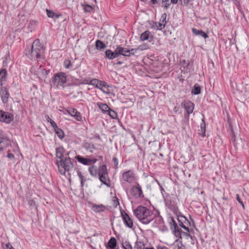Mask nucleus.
Listing matches in <instances>:
<instances>
[{
    "instance_id": "nucleus-46",
    "label": "nucleus",
    "mask_w": 249,
    "mask_h": 249,
    "mask_svg": "<svg viewBox=\"0 0 249 249\" xmlns=\"http://www.w3.org/2000/svg\"><path fill=\"white\" fill-rule=\"evenodd\" d=\"M200 128L201 129V131L203 133L205 132V123L204 122V120H202V123L200 124Z\"/></svg>"
},
{
    "instance_id": "nucleus-34",
    "label": "nucleus",
    "mask_w": 249,
    "mask_h": 249,
    "mask_svg": "<svg viewBox=\"0 0 249 249\" xmlns=\"http://www.w3.org/2000/svg\"><path fill=\"white\" fill-rule=\"evenodd\" d=\"M54 131L59 138L62 139L64 137V134L61 129H60V128H58V127H57V128H56L54 129Z\"/></svg>"
},
{
    "instance_id": "nucleus-31",
    "label": "nucleus",
    "mask_w": 249,
    "mask_h": 249,
    "mask_svg": "<svg viewBox=\"0 0 249 249\" xmlns=\"http://www.w3.org/2000/svg\"><path fill=\"white\" fill-rule=\"evenodd\" d=\"M100 180L104 184L108 186L107 182L109 181L107 174L99 176Z\"/></svg>"
},
{
    "instance_id": "nucleus-39",
    "label": "nucleus",
    "mask_w": 249,
    "mask_h": 249,
    "mask_svg": "<svg viewBox=\"0 0 249 249\" xmlns=\"http://www.w3.org/2000/svg\"><path fill=\"white\" fill-rule=\"evenodd\" d=\"M171 3V0H162V5L166 9L169 8Z\"/></svg>"
},
{
    "instance_id": "nucleus-52",
    "label": "nucleus",
    "mask_w": 249,
    "mask_h": 249,
    "mask_svg": "<svg viewBox=\"0 0 249 249\" xmlns=\"http://www.w3.org/2000/svg\"><path fill=\"white\" fill-rule=\"evenodd\" d=\"M50 124L53 128L54 130L58 127L56 124L53 120L50 121Z\"/></svg>"
},
{
    "instance_id": "nucleus-18",
    "label": "nucleus",
    "mask_w": 249,
    "mask_h": 249,
    "mask_svg": "<svg viewBox=\"0 0 249 249\" xmlns=\"http://www.w3.org/2000/svg\"><path fill=\"white\" fill-rule=\"evenodd\" d=\"M105 57L106 58L109 60H112L118 56L116 50L114 51H111L110 49L107 50L105 52Z\"/></svg>"
},
{
    "instance_id": "nucleus-27",
    "label": "nucleus",
    "mask_w": 249,
    "mask_h": 249,
    "mask_svg": "<svg viewBox=\"0 0 249 249\" xmlns=\"http://www.w3.org/2000/svg\"><path fill=\"white\" fill-rule=\"evenodd\" d=\"M116 246V240L114 237H111L107 243V247L111 249H114Z\"/></svg>"
},
{
    "instance_id": "nucleus-37",
    "label": "nucleus",
    "mask_w": 249,
    "mask_h": 249,
    "mask_svg": "<svg viewBox=\"0 0 249 249\" xmlns=\"http://www.w3.org/2000/svg\"><path fill=\"white\" fill-rule=\"evenodd\" d=\"M92 79H90L89 78H85L82 80V81L79 83V84H87L91 85Z\"/></svg>"
},
{
    "instance_id": "nucleus-36",
    "label": "nucleus",
    "mask_w": 249,
    "mask_h": 249,
    "mask_svg": "<svg viewBox=\"0 0 249 249\" xmlns=\"http://www.w3.org/2000/svg\"><path fill=\"white\" fill-rule=\"evenodd\" d=\"M77 175L80 179L81 185L82 186H84V182L86 181V178L82 175V173L79 171H77Z\"/></svg>"
},
{
    "instance_id": "nucleus-55",
    "label": "nucleus",
    "mask_w": 249,
    "mask_h": 249,
    "mask_svg": "<svg viewBox=\"0 0 249 249\" xmlns=\"http://www.w3.org/2000/svg\"><path fill=\"white\" fill-rule=\"evenodd\" d=\"M157 249H169L167 247L164 246H158L156 248Z\"/></svg>"
},
{
    "instance_id": "nucleus-59",
    "label": "nucleus",
    "mask_w": 249,
    "mask_h": 249,
    "mask_svg": "<svg viewBox=\"0 0 249 249\" xmlns=\"http://www.w3.org/2000/svg\"><path fill=\"white\" fill-rule=\"evenodd\" d=\"M178 0H171V2L174 3L176 4L178 2Z\"/></svg>"
},
{
    "instance_id": "nucleus-42",
    "label": "nucleus",
    "mask_w": 249,
    "mask_h": 249,
    "mask_svg": "<svg viewBox=\"0 0 249 249\" xmlns=\"http://www.w3.org/2000/svg\"><path fill=\"white\" fill-rule=\"evenodd\" d=\"M136 249H145L144 245L141 242H136Z\"/></svg>"
},
{
    "instance_id": "nucleus-44",
    "label": "nucleus",
    "mask_w": 249,
    "mask_h": 249,
    "mask_svg": "<svg viewBox=\"0 0 249 249\" xmlns=\"http://www.w3.org/2000/svg\"><path fill=\"white\" fill-rule=\"evenodd\" d=\"M2 247L3 249H15L12 246L9 244H2Z\"/></svg>"
},
{
    "instance_id": "nucleus-11",
    "label": "nucleus",
    "mask_w": 249,
    "mask_h": 249,
    "mask_svg": "<svg viewBox=\"0 0 249 249\" xmlns=\"http://www.w3.org/2000/svg\"><path fill=\"white\" fill-rule=\"evenodd\" d=\"M0 96L2 103L3 104L7 103L8 100L9 93L5 87H2L1 88L0 91Z\"/></svg>"
},
{
    "instance_id": "nucleus-62",
    "label": "nucleus",
    "mask_w": 249,
    "mask_h": 249,
    "mask_svg": "<svg viewBox=\"0 0 249 249\" xmlns=\"http://www.w3.org/2000/svg\"><path fill=\"white\" fill-rule=\"evenodd\" d=\"M184 234H185L186 235H188L189 234L188 233H185L184 232H182Z\"/></svg>"
},
{
    "instance_id": "nucleus-51",
    "label": "nucleus",
    "mask_w": 249,
    "mask_h": 249,
    "mask_svg": "<svg viewBox=\"0 0 249 249\" xmlns=\"http://www.w3.org/2000/svg\"><path fill=\"white\" fill-rule=\"evenodd\" d=\"M166 202V204L168 206V207L170 208V209H172V207L173 208H175V205L174 204H171V206H170V204L169 203V200L168 198H167L166 200H165Z\"/></svg>"
},
{
    "instance_id": "nucleus-10",
    "label": "nucleus",
    "mask_w": 249,
    "mask_h": 249,
    "mask_svg": "<svg viewBox=\"0 0 249 249\" xmlns=\"http://www.w3.org/2000/svg\"><path fill=\"white\" fill-rule=\"evenodd\" d=\"M169 223L171 229L173 230V231L175 232V234L176 236H178L180 234L181 230L179 229L174 219L172 217H170L169 218Z\"/></svg>"
},
{
    "instance_id": "nucleus-7",
    "label": "nucleus",
    "mask_w": 249,
    "mask_h": 249,
    "mask_svg": "<svg viewBox=\"0 0 249 249\" xmlns=\"http://www.w3.org/2000/svg\"><path fill=\"white\" fill-rule=\"evenodd\" d=\"M14 120V115L8 112L0 110V121L10 124Z\"/></svg>"
},
{
    "instance_id": "nucleus-49",
    "label": "nucleus",
    "mask_w": 249,
    "mask_h": 249,
    "mask_svg": "<svg viewBox=\"0 0 249 249\" xmlns=\"http://www.w3.org/2000/svg\"><path fill=\"white\" fill-rule=\"evenodd\" d=\"M39 71H40L42 75H46L47 74V71L45 69H43L41 66H40V68L38 69Z\"/></svg>"
},
{
    "instance_id": "nucleus-21",
    "label": "nucleus",
    "mask_w": 249,
    "mask_h": 249,
    "mask_svg": "<svg viewBox=\"0 0 249 249\" xmlns=\"http://www.w3.org/2000/svg\"><path fill=\"white\" fill-rule=\"evenodd\" d=\"M192 31L193 33L196 36H200L204 38H207L208 37V36L203 31L197 30L196 28H192Z\"/></svg>"
},
{
    "instance_id": "nucleus-38",
    "label": "nucleus",
    "mask_w": 249,
    "mask_h": 249,
    "mask_svg": "<svg viewBox=\"0 0 249 249\" xmlns=\"http://www.w3.org/2000/svg\"><path fill=\"white\" fill-rule=\"evenodd\" d=\"M192 93L195 95L199 94L200 93V87L196 84L195 85Z\"/></svg>"
},
{
    "instance_id": "nucleus-22",
    "label": "nucleus",
    "mask_w": 249,
    "mask_h": 249,
    "mask_svg": "<svg viewBox=\"0 0 249 249\" xmlns=\"http://www.w3.org/2000/svg\"><path fill=\"white\" fill-rule=\"evenodd\" d=\"M64 149L63 147H60L56 149V156L57 160H61L64 159L63 153Z\"/></svg>"
},
{
    "instance_id": "nucleus-60",
    "label": "nucleus",
    "mask_w": 249,
    "mask_h": 249,
    "mask_svg": "<svg viewBox=\"0 0 249 249\" xmlns=\"http://www.w3.org/2000/svg\"><path fill=\"white\" fill-rule=\"evenodd\" d=\"M117 64L121 65V64H122V62L121 61H118L117 62Z\"/></svg>"
},
{
    "instance_id": "nucleus-47",
    "label": "nucleus",
    "mask_w": 249,
    "mask_h": 249,
    "mask_svg": "<svg viewBox=\"0 0 249 249\" xmlns=\"http://www.w3.org/2000/svg\"><path fill=\"white\" fill-rule=\"evenodd\" d=\"M131 55L130 50L125 48L123 56H130Z\"/></svg>"
},
{
    "instance_id": "nucleus-19",
    "label": "nucleus",
    "mask_w": 249,
    "mask_h": 249,
    "mask_svg": "<svg viewBox=\"0 0 249 249\" xmlns=\"http://www.w3.org/2000/svg\"><path fill=\"white\" fill-rule=\"evenodd\" d=\"M140 39L142 41L149 40V41H151L153 39V36L149 31L146 30L141 34Z\"/></svg>"
},
{
    "instance_id": "nucleus-35",
    "label": "nucleus",
    "mask_w": 249,
    "mask_h": 249,
    "mask_svg": "<svg viewBox=\"0 0 249 249\" xmlns=\"http://www.w3.org/2000/svg\"><path fill=\"white\" fill-rule=\"evenodd\" d=\"M89 171L90 174L92 176H96L97 174V170L94 166L89 167Z\"/></svg>"
},
{
    "instance_id": "nucleus-40",
    "label": "nucleus",
    "mask_w": 249,
    "mask_h": 249,
    "mask_svg": "<svg viewBox=\"0 0 249 249\" xmlns=\"http://www.w3.org/2000/svg\"><path fill=\"white\" fill-rule=\"evenodd\" d=\"M109 115L112 118L115 119L117 117V114L113 110L109 109L108 111Z\"/></svg>"
},
{
    "instance_id": "nucleus-8",
    "label": "nucleus",
    "mask_w": 249,
    "mask_h": 249,
    "mask_svg": "<svg viewBox=\"0 0 249 249\" xmlns=\"http://www.w3.org/2000/svg\"><path fill=\"white\" fill-rule=\"evenodd\" d=\"M130 195L135 198H139L142 195V188L139 184L133 186L130 191Z\"/></svg>"
},
{
    "instance_id": "nucleus-15",
    "label": "nucleus",
    "mask_w": 249,
    "mask_h": 249,
    "mask_svg": "<svg viewBox=\"0 0 249 249\" xmlns=\"http://www.w3.org/2000/svg\"><path fill=\"white\" fill-rule=\"evenodd\" d=\"M182 105L183 106L186 110L188 116L193 112L194 109V104L192 102L190 101L184 102L182 103Z\"/></svg>"
},
{
    "instance_id": "nucleus-20",
    "label": "nucleus",
    "mask_w": 249,
    "mask_h": 249,
    "mask_svg": "<svg viewBox=\"0 0 249 249\" xmlns=\"http://www.w3.org/2000/svg\"><path fill=\"white\" fill-rule=\"evenodd\" d=\"M82 147L91 153H92L94 150L95 149V146L93 143L88 142H84L82 144Z\"/></svg>"
},
{
    "instance_id": "nucleus-43",
    "label": "nucleus",
    "mask_w": 249,
    "mask_h": 249,
    "mask_svg": "<svg viewBox=\"0 0 249 249\" xmlns=\"http://www.w3.org/2000/svg\"><path fill=\"white\" fill-rule=\"evenodd\" d=\"M147 49V45L145 44H143L137 47V49L139 51H143Z\"/></svg>"
},
{
    "instance_id": "nucleus-24",
    "label": "nucleus",
    "mask_w": 249,
    "mask_h": 249,
    "mask_svg": "<svg viewBox=\"0 0 249 249\" xmlns=\"http://www.w3.org/2000/svg\"><path fill=\"white\" fill-rule=\"evenodd\" d=\"M95 46L96 48L99 50H103L106 48V44L100 40L96 41Z\"/></svg>"
},
{
    "instance_id": "nucleus-16",
    "label": "nucleus",
    "mask_w": 249,
    "mask_h": 249,
    "mask_svg": "<svg viewBox=\"0 0 249 249\" xmlns=\"http://www.w3.org/2000/svg\"><path fill=\"white\" fill-rule=\"evenodd\" d=\"M166 17L167 14L166 13H164L161 15L159 22L156 25L158 30H161L164 28L167 23L166 20Z\"/></svg>"
},
{
    "instance_id": "nucleus-2",
    "label": "nucleus",
    "mask_w": 249,
    "mask_h": 249,
    "mask_svg": "<svg viewBox=\"0 0 249 249\" xmlns=\"http://www.w3.org/2000/svg\"><path fill=\"white\" fill-rule=\"evenodd\" d=\"M56 164L58 171L61 175L66 176L67 172L69 176L71 175V172L73 169V164L69 157L66 156L63 160H57Z\"/></svg>"
},
{
    "instance_id": "nucleus-17",
    "label": "nucleus",
    "mask_w": 249,
    "mask_h": 249,
    "mask_svg": "<svg viewBox=\"0 0 249 249\" xmlns=\"http://www.w3.org/2000/svg\"><path fill=\"white\" fill-rule=\"evenodd\" d=\"M64 66L66 69H76L80 67V64L78 63L75 65L74 62H71L70 60L67 59L64 62Z\"/></svg>"
},
{
    "instance_id": "nucleus-13",
    "label": "nucleus",
    "mask_w": 249,
    "mask_h": 249,
    "mask_svg": "<svg viewBox=\"0 0 249 249\" xmlns=\"http://www.w3.org/2000/svg\"><path fill=\"white\" fill-rule=\"evenodd\" d=\"M121 214L124 224L128 227L132 228L133 226V223L128 214L125 213H122Z\"/></svg>"
},
{
    "instance_id": "nucleus-25",
    "label": "nucleus",
    "mask_w": 249,
    "mask_h": 249,
    "mask_svg": "<svg viewBox=\"0 0 249 249\" xmlns=\"http://www.w3.org/2000/svg\"><path fill=\"white\" fill-rule=\"evenodd\" d=\"M97 105L103 112H108L110 109V108L106 104L98 102L97 103Z\"/></svg>"
},
{
    "instance_id": "nucleus-56",
    "label": "nucleus",
    "mask_w": 249,
    "mask_h": 249,
    "mask_svg": "<svg viewBox=\"0 0 249 249\" xmlns=\"http://www.w3.org/2000/svg\"><path fill=\"white\" fill-rule=\"evenodd\" d=\"M180 226L184 229L185 230L188 232H190V229L187 227L186 226H185V225H184L183 224H181V225H180Z\"/></svg>"
},
{
    "instance_id": "nucleus-41",
    "label": "nucleus",
    "mask_w": 249,
    "mask_h": 249,
    "mask_svg": "<svg viewBox=\"0 0 249 249\" xmlns=\"http://www.w3.org/2000/svg\"><path fill=\"white\" fill-rule=\"evenodd\" d=\"M123 247L124 249H133L130 243L126 241L123 243Z\"/></svg>"
},
{
    "instance_id": "nucleus-33",
    "label": "nucleus",
    "mask_w": 249,
    "mask_h": 249,
    "mask_svg": "<svg viewBox=\"0 0 249 249\" xmlns=\"http://www.w3.org/2000/svg\"><path fill=\"white\" fill-rule=\"evenodd\" d=\"M125 49V48H124L120 46H117L115 50L116 51L118 56L119 55H124Z\"/></svg>"
},
{
    "instance_id": "nucleus-63",
    "label": "nucleus",
    "mask_w": 249,
    "mask_h": 249,
    "mask_svg": "<svg viewBox=\"0 0 249 249\" xmlns=\"http://www.w3.org/2000/svg\"><path fill=\"white\" fill-rule=\"evenodd\" d=\"M187 2H188V1H189V0H187Z\"/></svg>"
},
{
    "instance_id": "nucleus-14",
    "label": "nucleus",
    "mask_w": 249,
    "mask_h": 249,
    "mask_svg": "<svg viewBox=\"0 0 249 249\" xmlns=\"http://www.w3.org/2000/svg\"><path fill=\"white\" fill-rule=\"evenodd\" d=\"M10 144V140L4 136H0V151L6 148Z\"/></svg>"
},
{
    "instance_id": "nucleus-45",
    "label": "nucleus",
    "mask_w": 249,
    "mask_h": 249,
    "mask_svg": "<svg viewBox=\"0 0 249 249\" xmlns=\"http://www.w3.org/2000/svg\"><path fill=\"white\" fill-rule=\"evenodd\" d=\"M113 205L115 207H116L119 205V200L116 197H114L113 198Z\"/></svg>"
},
{
    "instance_id": "nucleus-5",
    "label": "nucleus",
    "mask_w": 249,
    "mask_h": 249,
    "mask_svg": "<svg viewBox=\"0 0 249 249\" xmlns=\"http://www.w3.org/2000/svg\"><path fill=\"white\" fill-rule=\"evenodd\" d=\"M66 82L67 78L66 74L63 72L56 74L53 79V85L57 88H58L59 86H62Z\"/></svg>"
},
{
    "instance_id": "nucleus-12",
    "label": "nucleus",
    "mask_w": 249,
    "mask_h": 249,
    "mask_svg": "<svg viewBox=\"0 0 249 249\" xmlns=\"http://www.w3.org/2000/svg\"><path fill=\"white\" fill-rule=\"evenodd\" d=\"M67 111L70 115L74 117L76 120L78 121L82 120V116L80 113L78 112L76 109L74 108H69Z\"/></svg>"
},
{
    "instance_id": "nucleus-3",
    "label": "nucleus",
    "mask_w": 249,
    "mask_h": 249,
    "mask_svg": "<svg viewBox=\"0 0 249 249\" xmlns=\"http://www.w3.org/2000/svg\"><path fill=\"white\" fill-rule=\"evenodd\" d=\"M44 52V47L39 39H36L32 46L31 55L33 58L41 57Z\"/></svg>"
},
{
    "instance_id": "nucleus-1",
    "label": "nucleus",
    "mask_w": 249,
    "mask_h": 249,
    "mask_svg": "<svg viewBox=\"0 0 249 249\" xmlns=\"http://www.w3.org/2000/svg\"><path fill=\"white\" fill-rule=\"evenodd\" d=\"M136 217L144 224H148L153 221L155 218H160L156 216L151 210L147 208L140 206L134 211Z\"/></svg>"
},
{
    "instance_id": "nucleus-28",
    "label": "nucleus",
    "mask_w": 249,
    "mask_h": 249,
    "mask_svg": "<svg viewBox=\"0 0 249 249\" xmlns=\"http://www.w3.org/2000/svg\"><path fill=\"white\" fill-rule=\"evenodd\" d=\"M98 174L99 176L107 174V166L105 165H102L100 168Z\"/></svg>"
},
{
    "instance_id": "nucleus-6",
    "label": "nucleus",
    "mask_w": 249,
    "mask_h": 249,
    "mask_svg": "<svg viewBox=\"0 0 249 249\" xmlns=\"http://www.w3.org/2000/svg\"><path fill=\"white\" fill-rule=\"evenodd\" d=\"M122 179L124 182L132 183L137 180V177L133 170H129L123 173Z\"/></svg>"
},
{
    "instance_id": "nucleus-48",
    "label": "nucleus",
    "mask_w": 249,
    "mask_h": 249,
    "mask_svg": "<svg viewBox=\"0 0 249 249\" xmlns=\"http://www.w3.org/2000/svg\"><path fill=\"white\" fill-rule=\"evenodd\" d=\"M236 197L237 200L242 205L243 207L244 208V203H243V201L241 200L239 195L238 194H236Z\"/></svg>"
},
{
    "instance_id": "nucleus-26",
    "label": "nucleus",
    "mask_w": 249,
    "mask_h": 249,
    "mask_svg": "<svg viewBox=\"0 0 249 249\" xmlns=\"http://www.w3.org/2000/svg\"><path fill=\"white\" fill-rule=\"evenodd\" d=\"M105 207L103 205H94L92 206V210L95 212H101L105 211Z\"/></svg>"
},
{
    "instance_id": "nucleus-53",
    "label": "nucleus",
    "mask_w": 249,
    "mask_h": 249,
    "mask_svg": "<svg viewBox=\"0 0 249 249\" xmlns=\"http://www.w3.org/2000/svg\"><path fill=\"white\" fill-rule=\"evenodd\" d=\"M112 160L113 161L115 166L117 167V166L118 165V160L116 158L114 157L113 158Z\"/></svg>"
},
{
    "instance_id": "nucleus-50",
    "label": "nucleus",
    "mask_w": 249,
    "mask_h": 249,
    "mask_svg": "<svg viewBox=\"0 0 249 249\" xmlns=\"http://www.w3.org/2000/svg\"><path fill=\"white\" fill-rule=\"evenodd\" d=\"M131 55H134L136 53L138 52V50L137 48L131 49L130 50Z\"/></svg>"
},
{
    "instance_id": "nucleus-23",
    "label": "nucleus",
    "mask_w": 249,
    "mask_h": 249,
    "mask_svg": "<svg viewBox=\"0 0 249 249\" xmlns=\"http://www.w3.org/2000/svg\"><path fill=\"white\" fill-rule=\"evenodd\" d=\"M7 75V71L6 69H2L0 71V86L3 85V81L5 80Z\"/></svg>"
},
{
    "instance_id": "nucleus-54",
    "label": "nucleus",
    "mask_w": 249,
    "mask_h": 249,
    "mask_svg": "<svg viewBox=\"0 0 249 249\" xmlns=\"http://www.w3.org/2000/svg\"><path fill=\"white\" fill-rule=\"evenodd\" d=\"M7 157L8 158H9V159H14V158H15V156H14L13 154L11 153H9L7 154Z\"/></svg>"
},
{
    "instance_id": "nucleus-4",
    "label": "nucleus",
    "mask_w": 249,
    "mask_h": 249,
    "mask_svg": "<svg viewBox=\"0 0 249 249\" xmlns=\"http://www.w3.org/2000/svg\"><path fill=\"white\" fill-rule=\"evenodd\" d=\"M91 85L95 88L101 90L104 93L106 94L110 93L109 86L105 82L97 79H92Z\"/></svg>"
},
{
    "instance_id": "nucleus-30",
    "label": "nucleus",
    "mask_w": 249,
    "mask_h": 249,
    "mask_svg": "<svg viewBox=\"0 0 249 249\" xmlns=\"http://www.w3.org/2000/svg\"><path fill=\"white\" fill-rule=\"evenodd\" d=\"M47 12V15L48 17L49 18H57L59 17V15H58L57 14L55 13L53 11L51 10H49L48 9L46 10Z\"/></svg>"
},
{
    "instance_id": "nucleus-29",
    "label": "nucleus",
    "mask_w": 249,
    "mask_h": 249,
    "mask_svg": "<svg viewBox=\"0 0 249 249\" xmlns=\"http://www.w3.org/2000/svg\"><path fill=\"white\" fill-rule=\"evenodd\" d=\"M36 24H37L36 21L34 20H30V22H29L28 27V28L30 29V31L31 32H32L33 30H34L35 29Z\"/></svg>"
},
{
    "instance_id": "nucleus-58",
    "label": "nucleus",
    "mask_w": 249,
    "mask_h": 249,
    "mask_svg": "<svg viewBox=\"0 0 249 249\" xmlns=\"http://www.w3.org/2000/svg\"><path fill=\"white\" fill-rule=\"evenodd\" d=\"M159 0H151V2L153 4H156L158 2Z\"/></svg>"
},
{
    "instance_id": "nucleus-32",
    "label": "nucleus",
    "mask_w": 249,
    "mask_h": 249,
    "mask_svg": "<svg viewBox=\"0 0 249 249\" xmlns=\"http://www.w3.org/2000/svg\"><path fill=\"white\" fill-rule=\"evenodd\" d=\"M82 6L84 11L86 12H91L93 10V7L88 4H83Z\"/></svg>"
},
{
    "instance_id": "nucleus-57",
    "label": "nucleus",
    "mask_w": 249,
    "mask_h": 249,
    "mask_svg": "<svg viewBox=\"0 0 249 249\" xmlns=\"http://www.w3.org/2000/svg\"><path fill=\"white\" fill-rule=\"evenodd\" d=\"M45 118L46 119V120H47L48 122H50V121L51 120H53L52 119H51L49 115H46L45 116Z\"/></svg>"
},
{
    "instance_id": "nucleus-61",
    "label": "nucleus",
    "mask_w": 249,
    "mask_h": 249,
    "mask_svg": "<svg viewBox=\"0 0 249 249\" xmlns=\"http://www.w3.org/2000/svg\"><path fill=\"white\" fill-rule=\"evenodd\" d=\"M145 249H155L153 247H151V248H146Z\"/></svg>"
},
{
    "instance_id": "nucleus-9",
    "label": "nucleus",
    "mask_w": 249,
    "mask_h": 249,
    "mask_svg": "<svg viewBox=\"0 0 249 249\" xmlns=\"http://www.w3.org/2000/svg\"><path fill=\"white\" fill-rule=\"evenodd\" d=\"M75 158L81 163L86 165H90L97 161V159L95 158L88 159L84 158L80 155L76 156Z\"/></svg>"
}]
</instances>
